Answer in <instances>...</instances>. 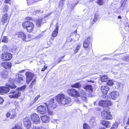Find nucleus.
<instances>
[{
  "instance_id": "f257e3e1",
  "label": "nucleus",
  "mask_w": 129,
  "mask_h": 129,
  "mask_svg": "<svg viewBox=\"0 0 129 129\" xmlns=\"http://www.w3.org/2000/svg\"><path fill=\"white\" fill-rule=\"evenodd\" d=\"M56 101L61 106H64L69 103L71 102V98L63 94L58 95L56 97Z\"/></svg>"
},
{
  "instance_id": "f03ea898",
  "label": "nucleus",
  "mask_w": 129,
  "mask_h": 129,
  "mask_svg": "<svg viewBox=\"0 0 129 129\" xmlns=\"http://www.w3.org/2000/svg\"><path fill=\"white\" fill-rule=\"evenodd\" d=\"M22 25L24 28H26L28 32L30 33L34 30V24L30 21H25L22 23Z\"/></svg>"
},
{
  "instance_id": "7ed1b4c3",
  "label": "nucleus",
  "mask_w": 129,
  "mask_h": 129,
  "mask_svg": "<svg viewBox=\"0 0 129 129\" xmlns=\"http://www.w3.org/2000/svg\"><path fill=\"white\" fill-rule=\"evenodd\" d=\"M74 94L75 97L76 96L78 97L80 96L83 101L85 102L87 101L86 94L84 91L80 89L78 92L76 90Z\"/></svg>"
},
{
  "instance_id": "20e7f679",
  "label": "nucleus",
  "mask_w": 129,
  "mask_h": 129,
  "mask_svg": "<svg viewBox=\"0 0 129 129\" xmlns=\"http://www.w3.org/2000/svg\"><path fill=\"white\" fill-rule=\"evenodd\" d=\"M21 94V92L17 89L12 90L10 91L9 96L10 98L17 99L20 96Z\"/></svg>"
},
{
  "instance_id": "39448f33",
  "label": "nucleus",
  "mask_w": 129,
  "mask_h": 129,
  "mask_svg": "<svg viewBox=\"0 0 129 129\" xmlns=\"http://www.w3.org/2000/svg\"><path fill=\"white\" fill-rule=\"evenodd\" d=\"M101 116L103 119L106 120H110L112 118L110 112L105 110L101 112Z\"/></svg>"
},
{
  "instance_id": "423d86ee",
  "label": "nucleus",
  "mask_w": 129,
  "mask_h": 129,
  "mask_svg": "<svg viewBox=\"0 0 129 129\" xmlns=\"http://www.w3.org/2000/svg\"><path fill=\"white\" fill-rule=\"evenodd\" d=\"M31 119L33 122L35 124H38L40 122V118L38 114H35L31 115Z\"/></svg>"
},
{
  "instance_id": "0eeeda50",
  "label": "nucleus",
  "mask_w": 129,
  "mask_h": 129,
  "mask_svg": "<svg viewBox=\"0 0 129 129\" xmlns=\"http://www.w3.org/2000/svg\"><path fill=\"white\" fill-rule=\"evenodd\" d=\"M12 57V54L8 52H4L1 55L2 59L4 61H7L10 59Z\"/></svg>"
},
{
  "instance_id": "6e6552de",
  "label": "nucleus",
  "mask_w": 129,
  "mask_h": 129,
  "mask_svg": "<svg viewBox=\"0 0 129 129\" xmlns=\"http://www.w3.org/2000/svg\"><path fill=\"white\" fill-rule=\"evenodd\" d=\"M119 96V92L117 91H114L110 93L108 96L109 98L113 100H116Z\"/></svg>"
},
{
  "instance_id": "1a4fd4ad",
  "label": "nucleus",
  "mask_w": 129,
  "mask_h": 129,
  "mask_svg": "<svg viewBox=\"0 0 129 129\" xmlns=\"http://www.w3.org/2000/svg\"><path fill=\"white\" fill-rule=\"evenodd\" d=\"M25 75L26 76V82L28 84L32 79L34 75L32 73L28 71L26 72Z\"/></svg>"
},
{
  "instance_id": "9d476101",
  "label": "nucleus",
  "mask_w": 129,
  "mask_h": 129,
  "mask_svg": "<svg viewBox=\"0 0 129 129\" xmlns=\"http://www.w3.org/2000/svg\"><path fill=\"white\" fill-rule=\"evenodd\" d=\"M47 108H55L57 106L56 103L54 102V100L53 99L50 100L46 105Z\"/></svg>"
},
{
  "instance_id": "9b49d317",
  "label": "nucleus",
  "mask_w": 129,
  "mask_h": 129,
  "mask_svg": "<svg viewBox=\"0 0 129 129\" xmlns=\"http://www.w3.org/2000/svg\"><path fill=\"white\" fill-rule=\"evenodd\" d=\"M24 76L21 74H19L15 79V82L17 83H23L24 81Z\"/></svg>"
},
{
  "instance_id": "f8f14e48",
  "label": "nucleus",
  "mask_w": 129,
  "mask_h": 129,
  "mask_svg": "<svg viewBox=\"0 0 129 129\" xmlns=\"http://www.w3.org/2000/svg\"><path fill=\"white\" fill-rule=\"evenodd\" d=\"M24 123L26 128L28 129L30 128L31 123L29 118L26 117L23 119Z\"/></svg>"
},
{
  "instance_id": "ddd939ff",
  "label": "nucleus",
  "mask_w": 129,
  "mask_h": 129,
  "mask_svg": "<svg viewBox=\"0 0 129 129\" xmlns=\"http://www.w3.org/2000/svg\"><path fill=\"white\" fill-rule=\"evenodd\" d=\"M37 111L39 113L41 114H44L46 111V107L44 106H40L38 107Z\"/></svg>"
},
{
  "instance_id": "4468645a",
  "label": "nucleus",
  "mask_w": 129,
  "mask_h": 129,
  "mask_svg": "<svg viewBox=\"0 0 129 129\" xmlns=\"http://www.w3.org/2000/svg\"><path fill=\"white\" fill-rule=\"evenodd\" d=\"M101 124L106 128H109L111 123L110 122L104 120H102L100 122Z\"/></svg>"
},
{
  "instance_id": "2eb2a0df",
  "label": "nucleus",
  "mask_w": 129,
  "mask_h": 129,
  "mask_svg": "<svg viewBox=\"0 0 129 129\" xmlns=\"http://www.w3.org/2000/svg\"><path fill=\"white\" fill-rule=\"evenodd\" d=\"M1 65L2 67L6 69L10 68L12 66L11 63L4 61L2 62Z\"/></svg>"
},
{
  "instance_id": "dca6fc26",
  "label": "nucleus",
  "mask_w": 129,
  "mask_h": 129,
  "mask_svg": "<svg viewBox=\"0 0 129 129\" xmlns=\"http://www.w3.org/2000/svg\"><path fill=\"white\" fill-rule=\"evenodd\" d=\"M18 36L19 37L21 38L23 41L28 42L30 40L27 39V38L26 37V35L22 32H19L18 33Z\"/></svg>"
},
{
  "instance_id": "f3484780",
  "label": "nucleus",
  "mask_w": 129,
  "mask_h": 129,
  "mask_svg": "<svg viewBox=\"0 0 129 129\" xmlns=\"http://www.w3.org/2000/svg\"><path fill=\"white\" fill-rule=\"evenodd\" d=\"M9 18L8 14L6 13L3 15L2 18L1 19V23L2 24L4 25V24L7 22V20Z\"/></svg>"
},
{
  "instance_id": "a211bd4d",
  "label": "nucleus",
  "mask_w": 129,
  "mask_h": 129,
  "mask_svg": "<svg viewBox=\"0 0 129 129\" xmlns=\"http://www.w3.org/2000/svg\"><path fill=\"white\" fill-rule=\"evenodd\" d=\"M9 90V88L7 87H0V94H3L4 93H7Z\"/></svg>"
},
{
  "instance_id": "6ab92c4d",
  "label": "nucleus",
  "mask_w": 129,
  "mask_h": 129,
  "mask_svg": "<svg viewBox=\"0 0 129 129\" xmlns=\"http://www.w3.org/2000/svg\"><path fill=\"white\" fill-rule=\"evenodd\" d=\"M91 38L88 37L84 40L83 43V47L84 48H87L88 47L89 45L90 44Z\"/></svg>"
},
{
  "instance_id": "aec40b11",
  "label": "nucleus",
  "mask_w": 129,
  "mask_h": 129,
  "mask_svg": "<svg viewBox=\"0 0 129 129\" xmlns=\"http://www.w3.org/2000/svg\"><path fill=\"white\" fill-rule=\"evenodd\" d=\"M101 90L104 94L106 95L109 90L108 87L107 86H102L101 87Z\"/></svg>"
},
{
  "instance_id": "412c9836",
  "label": "nucleus",
  "mask_w": 129,
  "mask_h": 129,
  "mask_svg": "<svg viewBox=\"0 0 129 129\" xmlns=\"http://www.w3.org/2000/svg\"><path fill=\"white\" fill-rule=\"evenodd\" d=\"M41 120L43 122L47 123L49 121V118L47 115L42 116H41Z\"/></svg>"
},
{
  "instance_id": "4be33fe9",
  "label": "nucleus",
  "mask_w": 129,
  "mask_h": 129,
  "mask_svg": "<svg viewBox=\"0 0 129 129\" xmlns=\"http://www.w3.org/2000/svg\"><path fill=\"white\" fill-rule=\"evenodd\" d=\"M84 88L86 91H88L90 92H91L93 91L92 87L91 85H86L84 86Z\"/></svg>"
},
{
  "instance_id": "5701e85b",
  "label": "nucleus",
  "mask_w": 129,
  "mask_h": 129,
  "mask_svg": "<svg viewBox=\"0 0 129 129\" xmlns=\"http://www.w3.org/2000/svg\"><path fill=\"white\" fill-rule=\"evenodd\" d=\"M76 92V90L74 89H70L67 90V92L68 93L72 96L75 97V93Z\"/></svg>"
},
{
  "instance_id": "b1692460",
  "label": "nucleus",
  "mask_w": 129,
  "mask_h": 129,
  "mask_svg": "<svg viewBox=\"0 0 129 129\" xmlns=\"http://www.w3.org/2000/svg\"><path fill=\"white\" fill-rule=\"evenodd\" d=\"M9 83L8 85L11 89H13L16 88V86L14 84V80H12L11 81L10 80L9 81Z\"/></svg>"
},
{
  "instance_id": "393cba45",
  "label": "nucleus",
  "mask_w": 129,
  "mask_h": 129,
  "mask_svg": "<svg viewBox=\"0 0 129 129\" xmlns=\"http://www.w3.org/2000/svg\"><path fill=\"white\" fill-rule=\"evenodd\" d=\"M100 18L99 17V14L97 12H96L95 14L94 18L93 20V21L91 22L92 24H93L98 19Z\"/></svg>"
},
{
  "instance_id": "a878e982",
  "label": "nucleus",
  "mask_w": 129,
  "mask_h": 129,
  "mask_svg": "<svg viewBox=\"0 0 129 129\" xmlns=\"http://www.w3.org/2000/svg\"><path fill=\"white\" fill-rule=\"evenodd\" d=\"M106 101L102 100H100L99 102V105L103 107L104 110L106 109Z\"/></svg>"
},
{
  "instance_id": "bb28decb",
  "label": "nucleus",
  "mask_w": 129,
  "mask_h": 129,
  "mask_svg": "<svg viewBox=\"0 0 129 129\" xmlns=\"http://www.w3.org/2000/svg\"><path fill=\"white\" fill-rule=\"evenodd\" d=\"M89 123L92 126L95 125L96 123L95 117H93L91 118L90 120Z\"/></svg>"
},
{
  "instance_id": "cd10ccee",
  "label": "nucleus",
  "mask_w": 129,
  "mask_h": 129,
  "mask_svg": "<svg viewBox=\"0 0 129 129\" xmlns=\"http://www.w3.org/2000/svg\"><path fill=\"white\" fill-rule=\"evenodd\" d=\"M100 79L102 82H107L108 80V76L106 75H102L100 77Z\"/></svg>"
},
{
  "instance_id": "c85d7f7f",
  "label": "nucleus",
  "mask_w": 129,
  "mask_h": 129,
  "mask_svg": "<svg viewBox=\"0 0 129 129\" xmlns=\"http://www.w3.org/2000/svg\"><path fill=\"white\" fill-rule=\"evenodd\" d=\"M43 19H37L36 22V24L37 26L38 27H40L43 24L42 22Z\"/></svg>"
},
{
  "instance_id": "c756f323",
  "label": "nucleus",
  "mask_w": 129,
  "mask_h": 129,
  "mask_svg": "<svg viewBox=\"0 0 129 129\" xmlns=\"http://www.w3.org/2000/svg\"><path fill=\"white\" fill-rule=\"evenodd\" d=\"M0 75L2 76L3 78L5 79H6L8 76L7 73V72H5L4 71H2Z\"/></svg>"
},
{
  "instance_id": "7c9ffc66",
  "label": "nucleus",
  "mask_w": 129,
  "mask_h": 129,
  "mask_svg": "<svg viewBox=\"0 0 129 129\" xmlns=\"http://www.w3.org/2000/svg\"><path fill=\"white\" fill-rule=\"evenodd\" d=\"M71 86L72 87L79 88L81 87V85L78 82L71 85Z\"/></svg>"
},
{
  "instance_id": "2f4dec72",
  "label": "nucleus",
  "mask_w": 129,
  "mask_h": 129,
  "mask_svg": "<svg viewBox=\"0 0 129 129\" xmlns=\"http://www.w3.org/2000/svg\"><path fill=\"white\" fill-rule=\"evenodd\" d=\"M9 9V7L8 5H5L3 8V12H7Z\"/></svg>"
},
{
  "instance_id": "473e14b6",
  "label": "nucleus",
  "mask_w": 129,
  "mask_h": 129,
  "mask_svg": "<svg viewBox=\"0 0 129 129\" xmlns=\"http://www.w3.org/2000/svg\"><path fill=\"white\" fill-rule=\"evenodd\" d=\"M118 124L117 122H115L112 125L110 129H116L118 127Z\"/></svg>"
},
{
  "instance_id": "72a5a7b5",
  "label": "nucleus",
  "mask_w": 129,
  "mask_h": 129,
  "mask_svg": "<svg viewBox=\"0 0 129 129\" xmlns=\"http://www.w3.org/2000/svg\"><path fill=\"white\" fill-rule=\"evenodd\" d=\"M123 123L124 124H126L129 125V117L127 119L126 117L124 118L123 120Z\"/></svg>"
},
{
  "instance_id": "f704fd0d",
  "label": "nucleus",
  "mask_w": 129,
  "mask_h": 129,
  "mask_svg": "<svg viewBox=\"0 0 129 129\" xmlns=\"http://www.w3.org/2000/svg\"><path fill=\"white\" fill-rule=\"evenodd\" d=\"M58 31L56 30H54L52 34V36L53 37H56L58 34Z\"/></svg>"
},
{
  "instance_id": "c9c22d12",
  "label": "nucleus",
  "mask_w": 129,
  "mask_h": 129,
  "mask_svg": "<svg viewBox=\"0 0 129 129\" xmlns=\"http://www.w3.org/2000/svg\"><path fill=\"white\" fill-rule=\"evenodd\" d=\"M112 103L111 101L109 100L106 101V107H107V108L108 106H111L112 105Z\"/></svg>"
},
{
  "instance_id": "e433bc0d",
  "label": "nucleus",
  "mask_w": 129,
  "mask_h": 129,
  "mask_svg": "<svg viewBox=\"0 0 129 129\" xmlns=\"http://www.w3.org/2000/svg\"><path fill=\"white\" fill-rule=\"evenodd\" d=\"M64 1H60L59 3V8L61 9H62V7L64 5Z\"/></svg>"
},
{
  "instance_id": "4c0bfd02",
  "label": "nucleus",
  "mask_w": 129,
  "mask_h": 129,
  "mask_svg": "<svg viewBox=\"0 0 129 129\" xmlns=\"http://www.w3.org/2000/svg\"><path fill=\"white\" fill-rule=\"evenodd\" d=\"M27 86L26 85H24L21 87L18 88H17V90H18L20 91H23L26 88Z\"/></svg>"
},
{
  "instance_id": "58836bf2",
  "label": "nucleus",
  "mask_w": 129,
  "mask_h": 129,
  "mask_svg": "<svg viewBox=\"0 0 129 129\" xmlns=\"http://www.w3.org/2000/svg\"><path fill=\"white\" fill-rule=\"evenodd\" d=\"M83 129H90V127L86 123H84L83 125Z\"/></svg>"
},
{
  "instance_id": "ea45409f",
  "label": "nucleus",
  "mask_w": 129,
  "mask_h": 129,
  "mask_svg": "<svg viewBox=\"0 0 129 129\" xmlns=\"http://www.w3.org/2000/svg\"><path fill=\"white\" fill-rule=\"evenodd\" d=\"M104 0H98L97 3L100 5H102L104 4Z\"/></svg>"
},
{
  "instance_id": "a19ab883",
  "label": "nucleus",
  "mask_w": 129,
  "mask_h": 129,
  "mask_svg": "<svg viewBox=\"0 0 129 129\" xmlns=\"http://www.w3.org/2000/svg\"><path fill=\"white\" fill-rule=\"evenodd\" d=\"M81 47V45L80 44H79L77 46L75 50V54L77 53L79 50L80 48Z\"/></svg>"
},
{
  "instance_id": "79ce46f5",
  "label": "nucleus",
  "mask_w": 129,
  "mask_h": 129,
  "mask_svg": "<svg viewBox=\"0 0 129 129\" xmlns=\"http://www.w3.org/2000/svg\"><path fill=\"white\" fill-rule=\"evenodd\" d=\"M8 41V39L6 37L4 36L2 39V42L4 43H7Z\"/></svg>"
},
{
  "instance_id": "37998d69",
  "label": "nucleus",
  "mask_w": 129,
  "mask_h": 129,
  "mask_svg": "<svg viewBox=\"0 0 129 129\" xmlns=\"http://www.w3.org/2000/svg\"><path fill=\"white\" fill-rule=\"evenodd\" d=\"M49 108H47L48 114L50 115H52L53 114V112L51 110L49 109Z\"/></svg>"
},
{
  "instance_id": "c03bdc74",
  "label": "nucleus",
  "mask_w": 129,
  "mask_h": 129,
  "mask_svg": "<svg viewBox=\"0 0 129 129\" xmlns=\"http://www.w3.org/2000/svg\"><path fill=\"white\" fill-rule=\"evenodd\" d=\"M12 129H22L21 126L19 125H16L14 127H13Z\"/></svg>"
},
{
  "instance_id": "a18cd8bd",
  "label": "nucleus",
  "mask_w": 129,
  "mask_h": 129,
  "mask_svg": "<svg viewBox=\"0 0 129 129\" xmlns=\"http://www.w3.org/2000/svg\"><path fill=\"white\" fill-rule=\"evenodd\" d=\"M107 85L112 86L113 85V82L112 80H109L107 83Z\"/></svg>"
},
{
  "instance_id": "49530a36",
  "label": "nucleus",
  "mask_w": 129,
  "mask_h": 129,
  "mask_svg": "<svg viewBox=\"0 0 129 129\" xmlns=\"http://www.w3.org/2000/svg\"><path fill=\"white\" fill-rule=\"evenodd\" d=\"M12 0H5L4 3L5 4H9L10 5L11 4V1Z\"/></svg>"
},
{
  "instance_id": "de8ad7c7",
  "label": "nucleus",
  "mask_w": 129,
  "mask_h": 129,
  "mask_svg": "<svg viewBox=\"0 0 129 129\" xmlns=\"http://www.w3.org/2000/svg\"><path fill=\"white\" fill-rule=\"evenodd\" d=\"M123 59L125 61H127L129 60V57L127 56L125 57H124Z\"/></svg>"
},
{
  "instance_id": "09e8293b",
  "label": "nucleus",
  "mask_w": 129,
  "mask_h": 129,
  "mask_svg": "<svg viewBox=\"0 0 129 129\" xmlns=\"http://www.w3.org/2000/svg\"><path fill=\"white\" fill-rule=\"evenodd\" d=\"M16 116V114L14 113L11 115L10 118L11 119H14Z\"/></svg>"
},
{
  "instance_id": "8fccbe9b",
  "label": "nucleus",
  "mask_w": 129,
  "mask_h": 129,
  "mask_svg": "<svg viewBox=\"0 0 129 129\" xmlns=\"http://www.w3.org/2000/svg\"><path fill=\"white\" fill-rule=\"evenodd\" d=\"M125 4H124L123 3L120 7V9H121L123 10L125 8Z\"/></svg>"
},
{
  "instance_id": "3c124183",
  "label": "nucleus",
  "mask_w": 129,
  "mask_h": 129,
  "mask_svg": "<svg viewBox=\"0 0 129 129\" xmlns=\"http://www.w3.org/2000/svg\"><path fill=\"white\" fill-rule=\"evenodd\" d=\"M10 115H11V113L9 112H8L6 114V116L8 118L10 117Z\"/></svg>"
},
{
  "instance_id": "603ef678",
  "label": "nucleus",
  "mask_w": 129,
  "mask_h": 129,
  "mask_svg": "<svg viewBox=\"0 0 129 129\" xmlns=\"http://www.w3.org/2000/svg\"><path fill=\"white\" fill-rule=\"evenodd\" d=\"M58 23H57L56 24V28L55 29L58 31Z\"/></svg>"
},
{
  "instance_id": "864d4df0",
  "label": "nucleus",
  "mask_w": 129,
  "mask_h": 129,
  "mask_svg": "<svg viewBox=\"0 0 129 129\" xmlns=\"http://www.w3.org/2000/svg\"><path fill=\"white\" fill-rule=\"evenodd\" d=\"M4 101V100L3 99L0 97V104H2Z\"/></svg>"
},
{
  "instance_id": "5fc2aeb1",
  "label": "nucleus",
  "mask_w": 129,
  "mask_h": 129,
  "mask_svg": "<svg viewBox=\"0 0 129 129\" xmlns=\"http://www.w3.org/2000/svg\"><path fill=\"white\" fill-rule=\"evenodd\" d=\"M47 68V67L45 66H44V68H42V71H44Z\"/></svg>"
},
{
  "instance_id": "6e6d98bb",
  "label": "nucleus",
  "mask_w": 129,
  "mask_h": 129,
  "mask_svg": "<svg viewBox=\"0 0 129 129\" xmlns=\"http://www.w3.org/2000/svg\"><path fill=\"white\" fill-rule=\"evenodd\" d=\"M27 39L28 40H30V39L31 38V35H28L27 36ZM30 40H29V41Z\"/></svg>"
},
{
  "instance_id": "4d7b16f0",
  "label": "nucleus",
  "mask_w": 129,
  "mask_h": 129,
  "mask_svg": "<svg viewBox=\"0 0 129 129\" xmlns=\"http://www.w3.org/2000/svg\"><path fill=\"white\" fill-rule=\"evenodd\" d=\"M76 98V100L75 101L76 102H77L79 103H80L81 102L80 100L78 99V98Z\"/></svg>"
},
{
  "instance_id": "13d9d810",
  "label": "nucleus",
  "mask_w": 129,
  "mask_h": 129,
  "mask_svg": "<svg viewBox=\"0 0 129 129\" xmlns=\"http://www.w3.org/2000/svg\"><path fill=\"white\" fill-rule=\"evenodd\" d=\"M57 120L56 119L53 120L51 121V122L54 123H55L56 122Z\"/></svg>"
},
{
  "instance_id": "bf43d9fd",
  "label": "nucleus",
  "mask_w": 129,
  "mask_h": 129,
  "mask_svg": "<svg viewBox=\"0 0 129 129\" xmlns=\"http://www.w3.org/2000/svg\"><path fill=\"white\" fill-rule=\"evenodd\" d=\"M78 2H77L76 3H75L74 4V6H73L74 5H73L72 6V7H71V8L72 9L74 8V7L75 6H76L78 4Z\"/></svg>"
},
{
  "instance_id": "052dcab7",
  "label": "nucleus",
  "mask_w": 129,
  "mask_h": 129,
  "mask_svg": "<svg viewBox=\"0 0 129 129\" xmlns=\"http://www.w3.org/2000/svg\"><path fill=\"white\" fill-rule=\"evenodd\" d=\"M34 84H32V83H31V84L29 86V88H32L33 87Z\"/></svg>"
},
{
  "instance_id": "680f3d73",
  "label": "nucleus",
  "mask_w": 129,
  "mask_h": 129,
  "mask_svg": "<svg viewBox=\"0 0 129 129\" xmlns=\"http://www.w3.org/2000/svg\"><path fill=\"white\" fill-rule=\"evenodd\" d=\"M87 82H91L92 83H94V81L91 80H87Z\"/></svg>"
},
{
  "instance_id": "e2e57ef3",
  "label": "nucleus",
  "mask_w": 129,
  "mask_h": 129,
  "mask_svg": "<svg viewBox=\"0 0 129 129\" xmlns=\"http://www.w3.org/2000/svg\"><path fill=\"white\" fill-rule=\"evenodd\" d=\"M32 129H39V127L34 126Z\"/></svg>"
},
{
  "instance_id": "0e129e2a",
  "label": "nucleus",
  "mask_w": 129,
  "mask_h": 129,
  "mask_svg": "<svg viewBox=\"0 0 129 129\" xmlns=\"http://www.w3.org/2000/svg\"><path fill=\"white\" fill-rule=\"evenodd\" d=\"M39 129H46L43 127L40 126L39 127Z\"/></svg>"
},
{
  "instance_id": "69168bd1",
  "label": "nucleus",
  "mask_w": 129,
  "mask_h": 129,
  "mask_svg": "<svg viewBox=\"0 0 129 129\" xmlns=\"http://www.w3.org/2000/svg\"><path fill=\"white\" fill-rule=\"evenodd\" d=\"M35 81H36V80L35 79H33L32 82V83H32V84H34L35 83Z\"/></svg>"
},
{
  "instance_id": "338daca9",
  "label": "nucleus",
  "mask_w": 129,
  "mask_h": 129,
  "mask_svg": "<svg viewBox=\"0 0 129 129\" xmlns=\"http://www.w3.org/2000/svg\"><path fill=\"white\" fill-rule=\"evenodd\" d=\"M51 14V13H49L48 14H47V15H46L45 16V17H47L48 16H49L50 15V14Z\"/></svg>"
},
{
  "instance_id": "774afa93",
  "label": "nucleus",
  "mask_w": 129,
  "mask_h": 129,
  "mask_svg": "<svg viewBox=\"0 0 129 129\" xmlns=\"http://www.w3.org/2000/svg\"><path fill=\"white\" fill-rule=\"evenodd\" d=\"M99 129H106L104 127H102L100 128Z\"/></svg>"
}]
</instances>
